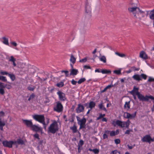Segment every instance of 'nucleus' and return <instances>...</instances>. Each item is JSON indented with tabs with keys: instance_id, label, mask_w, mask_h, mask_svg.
<instances>
[{
	"instance_id": "f257e3e1",
	"label": "nucleus",
	"mask_w": 154,
	"mask_h": 154,
	"mask_svg": "<svg viewBox=\"0 0 154 154\" xmlns=\"http://www.w3.org/2000/svg\"><path fill=\"white\" fill-rule=\"evenodd\" d=\"M138 90L139 88H136L134 86L133 90L130 92V93L133 96L136 95L140 101L142 102L144 101L145 100H146V95L145 96H143L138 91Z\"/></svg>"
},
{
	"instance_id": "f03ea898",
	"label": "nucleus",
	"mask_w": 154,
	"mask_h": 154,
	"mask_svg": "<svg viewBox=\"0 0 154 154\" xmlns=\"http://www.w3.org/2000/svg\"><path fill=\"white\" fill-rule=\"evenodd\" d=\"M59 129L58 125L57 122L56 120H54L48 127V133H51L54 134L58 131Z\"/></svg>"
},
{
	"instance_id": "7ed1b4c3",
	"label": "nucleus",
	"mask_w": 154,
	"mask_h": 154,
	"mask_svg": "<svg viewBox=\"0 0 154 154\" xmlns=\"http://www.w3.org/2000/svg\"><path fill=\"white\" fill-rule=\"evenodd\" d=\"M91 8L88 2L87 1L85 5V14L86 17L88 18L91 16Z\"/></svg>"
},
{
	"instance_id": "20e7f679",
	"label": "nucleus",
	"mask_w": 154,
	"mask_h": 154,
	"mask_svg": "<svg viewBox=\"0 0 154 154\" xmlns=\"http://www.w3.org/2000/svg\"><path fill=\"white\" fill-rule=\"evenodd\" d=\"M34 119L41 123H44L45 121V118L44 115L35 114L32 115Z\"/></svg>"
},
{
	"instance_id": "39448f33",
	"label": "nucleus",
	"mask_w": 154,
	"mask_h": 154,
	"mask_svg": "<svg viewBox=\"0 0 154 154\" xmlns=\"http://www.w3.org/2000/svg\"><path fill=\"white\" fill-rule=\"evenodd\" d=\"M56 105L54 107V110L58 112L63 111V107L61 103L59 101L56 102Z\"/></svg>"
},
{
	"instance_id": "423d86ee",
	"label": "nucleus",
	"mask_w": 154,
	"mask_h": 154,
	"mask_svg": "<svg viewBox=\"0 0 154 154\" xmlns=\"http://www.w3.org/2000/svg\"><path fill=\"white\" fill-rule=\"evenodd\" d=\"M141 140L143 142L148 143H150L151 142L154 141V137L152 138L149 134H147L143 136Z\"/></svg>"
},
{
	"instance_id": "0eeeda50",
	"label": "nucleus",
	"mask_w": 154,
	"mask_h": 154,
	"mask_svg": "<svg viewBox=\"0 0 154 154\" xmlns=\"http://www.w3.org/2000/svg\"><path fill=\"white\" fill-rule=\"evenodd\" d=\"M57 94L58 95L59 99L60 101H64L66 100L65 94L62 92L59 91L57 92Z\"/></svg>"
},
{
	"instance_id": "6e6552de",
	"label": "nucleus",
	"mask_w": 154,
	"mask_h": 154,
	"mask_svg": "<svg viewBox=\"0 0 154 154\" xmlns=\"http://www.w3.org/2000/svg\"><path fill=\"white\" fill-rule=\"evenodd\" d=\"M31 130L36 132H40L41 134L43 133L42 128L35 125H33L31 128Z\"/></svg>"
},
{
	"instance_id": "1a4fd4ad",
	"label": "nucleus",
	"mask_w": 154,
	"mask_h": 154,
	"mask_svg": "<svg viewBox=\"0 0 154 154\" xmlns=\"http://www.w3.org/2000/svg\"><path fill=\"white\" fill-rule=\"evenodd\" d=\"M23 123L27 127L31 128L33 125V123L31 120L22 119Z\"/></svg>"
},
{
	"instance_id": "9d476101",
	"label": "nucleus",
	"mask_w": 154,
	"mask_h": 154,
	"mask_svg": "<svg viewBox=\"0 0 154 154\" xmlns=\"http://www.w3.org/2000/svg\"><path fill=\"white\" fill-rule=\"evenodd\" d=\"M136 113V111L132 114H131L128 112H125L124 114V116L125 118L128 119L134 118L135 117Z\"/></svg>"
},
{
	"instance_id": "9b49d317",
	"label": "nucleus",
	"mask_w": 154,
	"mask_h": 154,
	"mask_svg": "<svg viewBox=\"0 0 154 154\" xmlns=\"http://www.w3.org/2000/svg\"><path fill=\"white\" fill-rule=\"evenodd\" d=\"M84 107L83 105L81 103L79 104L78 105V107L76 109V112L78 113H79L84 111Z\"/></svg>"
},
{
	"instance_id": "f8f14e48",
	"label": "nucleus",
	"mask_w": 154,
	"mask_h": 154,
	"mask_svg": "<svg viewBox=\"0 0 154 154\" xmlns=\"http://www.w3.org/2000/svg\"><path fill=\"white\" fill-rule=\"evenodd\" d=\"M128 10L131 12H133V14L134 15V17H135L137 18V17L136 16V13L135 12H136V13L137 12V10H139V8L137 7H131L128 8Z\"/></svg>"
},
{
	"instance_id": "ddd939ff",
	"label": "nucleus",
	"mask_w": 154,
	"mask_h": 154,
	"mask_svg": "<svg viewBox=\"0 0 154 154\" xmlns=\"http://www.w3.org/2000/svg\"><path fill=\"white\" fill-rule=\"evenodd\" d=\"M2 144L3 146L5 147H7L9 148L12 147L11 140L8 141L7 140L3 141L2 142Z\"/></svg>"
},
{
	"instance_id": "4468645a",
	"label": "nucleus",
	"mask_w": 154,
	"mask_h": 154,
	"mask_svg": "<svg viewBox=\"0 0 154 154\" xmlns=\"http://www.w3.org/2000/svg\"><path fill=\"white\" fill-rule=\"evenodd\" d=\"M122 122L119 120H117L116 121H112V124L114 126H116V125H117L121 128V127H122Z\"/></svg>"
},
{
	"instance_id": "2eb2a0df",
	"label": "nucleus",
	"mask_w": 154,
	"mask_h": 154,
	"mask_svg": "<svg viewBox=\"0 0 154 154\" xmlns=\"http://www.w3.org/2000/svg\"><path fill=\"white\" fill-rule=\"evenodd\" d=\"M130 122L129 120L128 119L126 122H122V127L121 128H122L124 127H125L127 128H129V126L130 125Z\"/></svg>"
},
{
	"instance_id": "dca6fc26",
	"label": "nucleus",
	"mask_w": 154,
	"mask_h": 154,
	"mask_svg": "<svg viewBox=\"0 0 154 154\" xmlns=\"http://www.w3.org/2000/svg\"><path fill=\"white\" fill-rule=\"evenodd\" d=\"M149 17L150 19L153 20V26L154 27V9L150 11Z\"/></svg>"
},
{
	"instance_id": "f3484780",
	"label": "nucleus",
	"mask_w": 154,
	"mask_h": 154,
	"mask_svg": "<svg viewBox=\"0 0 154 154\" xmlns=\"http://www.w3.org/2000/svg\"><path fill=\"white\" fill-rule=\"evenodd\" d=\"M79 72L78 69H71L70 70V72L69 74V75H76Z\"/></svg>"
},
{
	"instance_id": "a211bd4d",
	"label": "nucleus",
	"mask_w": 154,
	"mask_h": 154,
	"mask_svg": "<svg viewBox=\"0 0 154 154\" xmlns=\"http://www.w3.org/2000/svg\"><path fill=\"white\" fill-rule=\"evenodd\" d=\"M140 57L144 59H147V56L144 51H141L140 53Z\"/></svg>"
},
{
	"instance_id": "6ab92c4d",
	"label": "nucleus",
	"mask_w": 154,
	"mask_h": 154,
	"mask_svg": "<svg viewBox=\"0 0 154 154\" xmlns=\"http://www.w3.org/2000/svg\"><path fill=\"white\" fill-rule=\"evenodd\" d=\"M8 61L9 62H12V64L14 66H16V64L15 63V61H16V58H14L13 56H11L9 58Z\"/></svg>"
},
{
	"instance_id": "aec40b11",
	"label": "nucleus",
	"mask_w": 154,
	"mask_h": 154,
	"mask_svg": "<svg viewBox=\"0 0 154 154\" xmlns=\"http://www.w3.org/2000/svg\"><path fill=\"white\" fill-rule=\"evenodd\" d=\"M100 60L104 63H106V57L104 55L101 56L100 54V56L98 57Z\"/></svg>"
},
{
	"instance_id": "412c9836",
	"label": "nucleus",
	"mask_w": 154,
	"mask_h": 154,
	"mask_svg": "<svg viewBox=\"0 0 154 154\" xmlns=\"http://www.w3.org/2000/svg\"><path fill=\"white\" fill-rule=\"evenodd\" d=\"M132 78L135 80L139 81L142 80L141 79L140 77V75L138 74H135L134 75Z\"/></svg>"
},
{
	"instance_id": "4be33fe9",
	"label": "nucleus",
	"mask_w": 154,
	"mask_h": 154,
	"mask_svg": "<svg viewBox=\"0 0 154 154\" xmlns=\"http://www.w3.org/2000/svg\"><path fill=\"white\" fill-rule=\"evenodd\" d=\"M86 120L85 118L83 117L82 119H80V121L78 122V124L80 125L85 124Z\"/></svg>"
},
{
	"instance_id": "5701e85b",
	"label": "nucleus",
	"mask_w": 154,
	"mask_h": 154,
	"mask_svg": "<svg viewBox=\"0 0 154 154\" xmlns=\"http://www.w3.org/2000/svg\"><path fill=\"white\" fill-rule=\"evenodd\" d=\"M2 39L3 40L2 42L4 44L9 46L8 43V38H6L5 37H2Z\"/></svg>"
},
{
	"instance_id": "b1692460",
	"label": "nucleus",
	"mask_w": 154,
	"mask_h": 154,
	"mask_svg": "<svg viewBox=\"0 0 154 154\" xmlns=\"http://www.w3.org/2000/svg\"><path fill=\"white\" fill-rule=\"evenodd\" d=\"M130 101L128 102H126L124 106V108L127 109V110H128L130 108Z\"/></svg>"
},
{
	"instance_id": "393cba45",
	"label": "nucleus",
	"mask_w": 154,
	"mask_h": 154,
	"mask_svg": "<svg viewBox=\"0 0 154 154\" xmlns=\"http://www.w3.org/2000/svg\"><path fill=\"white\" fill-rule=\"evenodd\" d=\"M113 86L114 85H113L112 83H111V84L110 85H107L104 88L103 90L101 91V92L103 93L105 92L107 89H110V88Z\"/></svg>"
},
{
	"instance_id": "a878e982",
	"label": "nucleus",
	"mask_w": 154,
	"mask_h": 154,
	"mask_svg": "<svg viewBox=\"0 0 154 154\" xmlns=\"http://www.w3.org/2000/svg\"><path fill=\"white\" fill-rule=\"evenodd\" d=\"M110 132L109 130H106L105 131L103 135V139H105L107 138L108 137V135L109 134Z\"/></svg>"
},
{
	"instance_id": "bb28decb",
	"label": "nucleus",
	"mask_w": 154,
	"mask_h": 154,
	"mask_svg": "<svg viewBox=\"0 0 154 154\" xmlns=\"http://www.w3.org/2000/svg\"><path fill=\"white\" fill-rule=\"evenodd\" d=\"M95 105V103L93 101H90L88 103V107L90 109H92Z\"/></svg>"
},
{
	"instance_id": "cd10ccee",
	"label": "nucleus",
	"mask_w": 154,
	"mask_h": 154,
	"mask_svg": "<svg viewBox=\"0 0 154 154\" xmlns=\"http://www.w3.org/2000/svg\"><path fill=\"white\" fill-rule=\"evenodd\" d=\"M70 128L72 131V132L74 133H76L77 132V127L75 125H74L72 127H70Z\"/></svg>"
},
{
	"instance_id": "c85d7f7f",
	"label": "nucleus",
	"mask_w": 154,
	"mask_h": 154,
	"mask_svg": "<svg viewBox=\"0 0 154 154\" xmlns=\"http://www.w3.org/2000/svg\"><path fill=\"white\" fill-rule=\"evenodd\" d=\"M146 100H145L144 101H148L149 99H150L152 100H154V97H153L151 95L148 96L147 95H146ZM153 107H154V104L153 105Z\"/></svg>"
},
{
	"instance_id": "c756f323",
	"label": "nucleus",
	"mask_w": 154,
	"mask_h": 154,
	"mask_svg": "<svg viewBox=\"0 0 154 154\" xmlns=\"http://www.w3.org/2000/svg\"><path fill=\"white\" fill-rule=\"evenodd\" d=\"M76 59L74 57L73 54H71L70 56V61L72 62L73 64H74L76 61Z\"/></svg>"
},
{
	"instance_id": "7c9ffc66",
	"label": "nucleus",
	"mask_w": 154,
	"mask_h": 154,
	"mask_svg": "<svg viewBox=\"0 0 154 154\" xmlns=\"http://www.w3.org/2000/svg\"><path fill=\"white\" fill-rule=\"evenodd\" d=\"M17 143L19 144L23 145L25 144L24 142L21 138H19L17 139Z\"/></svg>"
},
{
	"instance_id": "2f4dec72",
	"label": "nucleus",
	"mask_w": 154,
	"mask_h": 154,
	"mask_svg": "<svg viewBox=\"0 0 154 154\" xmlns=\"http://www.w3.org/2000/svg\"><path fill=\"white\" fill-rule=\"evenodd\" d=\"M0 80H2L3 82H6L8 83H10V82L7 81L5 76L0 75Z\"/></svg>"
},
{
	"instance_id": "473e14b6",
	"label": "nucleus",
	"mask_w": 154,
	"mask_h": 154,
	"mask_svg": "<svg viewBox=\"0 0 154 154\" xmlns=\"http://www.w3.org/2000/svg\"><path fill=\"white\" fill-rule=\"evenodd\" d=\"M56 85L59 88H62L64 85V83L63 82H60L57 83Z\"/></svg>"
},
{
	"instance_id": "72a5a7b5",
	"label": "nucleus",
	"mask_w": 154,
	"mask_h": 154,
	"mask_svg": "<svg viewBox=\"0 0 154 154\" xmlns=\"http://www.w3.org/2000/svg\"><path fill=\"white\" fill-rule=\"evenodd\" d=\"M75 113H73L71 115V118L68 120L70 122H74V119H75Z\"/></svg>"
},
{
	"instance_id": "f704fd0d",
	"label": "nucleus",
	"mask_w": 154,
	"mask_h": 154,
	"mask_svg": "<svg viewBox=\"0 0 154 154\" xmlns=\"http://www.w3.org/2000/svg\"><path fill=\"white\" fill-rule=\"evenodd\" d=\"M111 71L110 70H108L106 69H103L102 71V73L103 74H107L111 73Z\"/></svg>"
},
{
	"instance_id": "c9c22d12",
	"label": "nucleus",
	"mask_w": 154,
	"mask_h": 154,
	"mask_svg": "<svg viewBox=\"0 0 154 154\" xmlns=\"http://www.w3.org/2000/svg\"><path fill=\"white\" fill-rule=\"evenodd\" d=\"M98 106L100 109L103 110L105 111H106V108L103 106L102 103H101L98 105Z\"/></svg>"
},
{
	"instance_id": "e433bc0d",
	"label": "nucleus",
	"mask_w": 154,
	"mask_h": 154,
	"mask_svg": "<svg viewBox=\"0 0 154 154\" xmlns=\"http://www.w3.org/2000/svg\"><path fill=\"white\" fill-rule=\"evenodd\" d=\"M84 144V141L82 140H80L78 144V147H83L82 146Z\"/></svg>"
},
{
	"instance_id": "4c0bfd02",
	"label": "nucleus",
	"mask_w": 154,
	"mask_h": 154,
	"mask_svg": "<svg viewBox=\"0 0 154 154\" xmlns=\"http://www.w3.org/2000/svg\"><path fill=\"white\" fill-rule=\"evenodd\" d=\"M86 80V79L85 78H82L80 79L77 82V83L79 84H81L82 82H84Z\"/></svg>"
},
{
	"instance_id": "58836bf2",
	"label": "nucleus",
	"mask_w": 154,
	"mask_h": 154,
	"mask_svg": "<svg viewBox=\"0 0 154 154\" xmlns=\"http://www.w3.org/2000/svg\"><path fill=\"white\" fill-rule=\"evenodd\" d=\"M35 87L32 85L31 86H29L27 87V89L28 90L30 91H33L35 89Z\"/></svg>"
},
{
	"instance_id": "ea45409f",
	"label": "nucleus",
	"mask_w": 154,
	"mask_h": 154,
	"mask_svg": "<svg viewBox=\"0 0 154 154\" xmlns=\"http://www.w3.org/2000/svg\"><path fill=\"white\" fill-rule=\"evenodd\" d=\"M115 54L121 57H124L125 56V55L124 54H120V53L118 52H115Z\"/></svg>"
},
{
	"instance_id": "a19ab883",
	"label": "nucleus",
	"mask_w": 154,
	"mask_h": 154,
	"mask_svg": "<svg viewBox=\"0 0 154 154\" xmlns=\"http://www.w3.org/2000/svg\"><path fill=\"white\" fill-rule=\"evenodd\" d=\"M109 134H110V136L111 137L114 136L116 135V134H115V131H110Z\"/></svg>"
},
{
	"instance_id": "79ce46f5",
	"label": "nucleus",
	"mask_w": 154,
	"mask_h": 154,
	"mask_svg": "<svg viewBox=\"0 0 154 154\" xmlns=\"http://www.w3.org/2000/svg\"><path fill=\"white\" fill-rule=\"evenodd\" d=\"M131 69L132 71H139L140 70V68H136L135 67L133 66L131 67Z\"/></svg>"
},
{
	"instance_id": "37998d69",
	"label": "nucleus",
	"mask_w": 154,
	"mask_h": 154,
	"mask_svg": "<svg viewBox=\"0 0 154 154\" xmlns=\"http://www.w3.org/2000/svg\"><path fill=\"white\" fill-rule=\"evenodd\" d=\"M61 72H64L65 74V75L66 77H68L69 76V71L67 70H62Z\"/></svg>"
},
{
	"instance_id": "c03bdc74",
	"label": "nucleus",
	"mask_w": 154,
	"mask_h": 154,
	"mask_svg": "<svg viewBox=\"0 0 154 154\" xmlns=\"http://www.w3.org/2000/svg\"><path fill=\"white\" fill-rule=\"evenodd\" d=\"M33 137H34L35 138L37 139L38 140L40 139V138L39 137V135L37 133H36L33 135Z\"/></svg>"
},
{
	"instance_id": "a18cd8bd",
	"label": "nucleus",
	"mask_w": 154,
	"mask_h": 154,
	"mask_svg": "<svg viewBox=\"0 0 154 154\" xmlns=\"http://www.w3.org/2000/svg\"><path fill=\"white\" fill-rule=\"evenodd\" d=\"M110 154H120V152H118L117 150H115L112 151L111 152Z\"/></svg>"
},
{
	"instance_id": "49530a36",
	"label": "nucleus",
	"mask_w": 154,
	"mask_h": 154,
	"mask_svg": "<svg viewBox=\"0 0 154 154\" xmlns=\"http://www.w3.org/2000/svg\"><path fill=\"white\" fill-rule=\"evenodd\" d=\"M105 116V114H102L101 113L100 114L99 116L97 118V120H99V119L103 118V117Z\"/></svg>"
},
{
	"instance_id": "de8ad7c7",
	"label": "nucleus",
	"mask_w": 154,
	"mask_h": 154,
	"mask_svg": "<svg viewBox=\"0 0 154 154\" xmlns=\"http://www.w3.org/2000/svg\"><path fill=\"white\" fill-rule=\"evenodd\" d=\"M87 61V58L85 57L84 58L82 59L81 60H80L79 62L82 63H85Z\"/></svg>"
},
{
	"instance_id": "09e8293b",
	"label": "nucleus",
	"mask_w": 154,
	"mask_h": 154,
	"mask_svg": "<svg viewBox=\"0 0 154 154\" xmlns=\"http://www.w3.org/2000/svg\"><path fill=\"white\" fill-rule=\"evenodd\" d=\"M5 93V90L4 88H0V94L2 95H4Z\"/></svg>"
},
{
	"instance_id": "8fccbe9b",
	"label": "nucleus",
	"mask_w": 154,
	"mask_h": 154,
	"mask_svg": "<svg viewBox=\"0 0 154 154\" xmlns=\"http://www.w3.org/2000/svg\"><path fill=\"white\" fill-rule=\"evenodd\" d=\"M5 84L4 83L0 82V88H5Z\"/></svg>"
},
{
	"instance_id": "3c124183",
	"label": "nucleus",
	"mask_w": 154,
	"mask_h": 154,
	"mask_svg": "<svg viewBox=\"0 0 154 154\" xmlns=\"http://www.w3.org/2000/svg\"><path fill=\"white\" fill-rule=\"evenodd\" d=\"M140 76L143 79L145 80L146 79L147 76L144 74H142L140 75Z\"/></svg>"
},
{
	"instance_id": "603ef678",
	"label": "nucleus",
	"mask_w": 154,
	"mask_h": 154,
	"mask_svg": "<svg viewBox=\"0 0 154 154\" xmlns=\"http://www.w3.org/2000/svg\"><path fill=\"white\" fill-rule=\"evenodd\" d=\"M5 88H6L8 89H10L12 87V86L11 85L7 84H5Z\"/></svg>"
},
{
	"instance_id": "864d4df0",
	"label": "nucleus",
	"mask_w": 154,
	"mask_h": 154,
	"mask_svg": "<svg viewBox=\"0 0 154 154\" xmlns=\"http://www.w3.org/2000/svg\"><path fill=\"white\" fill-rule=\"evenodd\" d=\"M82 128H84V129L86 128L85 124L80 125V127H79V129H82Z\"/></svg>"
},
{
	"instance_id": "5fc2aeb1",
	"label": "nucleus",
	"mask_w": 154,
	"mask_h": 154,
	"mask_svg": "<svg viewBox=\"0 0 154 154\" xmlns=\"http://www.w3.org/2000/svg\"><path fill=\"white\" fill-rule=\"evenodd\" d=\"M114 141L115 143L117 144H119L120 142V140L119 139H115Z\"/></svg>"
},
{
	"instance_id": "6e6d98bb",
	"label": "nucleus",
	"mask_w": 154,
	"mask_h": 154,
	"mask_svg": "<svg viewBox=\"0 0 154 154\" xmlns=\"http://www.w3.org/2000/svg\"><path fill=\"white\" fill-rule=\"evenodd\" d=\"M12 81H14L15 79V76L14 74H12V75L10 78Z\"/></svg>"
},
{
	"instance_id": "4d7b16f0",
	"label": "nucleus",
	"mask_w": 154,
	"mask_h": 154,
	"mask_svg": "<svg viewBox=\"0 0 154 154\" xmlns=\"http://www.w3.org/2000/svg\"><path fill=\"white\" fill-rule=\"evenodd\" d=\"M11 146H12L13 145H16L17 144V141H13V140H11Z\"/></svg>"
},
{
	"instance_id": "13d9d810",
	"label": "nucleus",
	"mask_w": 154,
	"mask_h": 154,
	"mask_svg": "<svg viewBox=\"0 0 154 154\" xmlns=\"http://www.w3.org/2000/svg\"><path fill=\"white\" fill-rule=\"evenodd\" d=\"M148 81L150 82H154V78H152L151 77H149Z\"/></svg>"
},
{
	"instance_id": "bf43d9fd",
	"label": "nucleus",
	"mask_w": 154,
	"mask_h": 154,
	"mask_svg": "<svg viewBox=\"0 0 154 154\" xmlns=\"http://www.w3.org/2000/svg\"><path fill=\"white\" fill-rule=\"evenodd\" d=\"M71 83L72 85H76L77 82L76 81H75L74 79H72L71 81Z\"/></svg>"
},
{
	"instance_id": "052dcab7",
	"label": "nucleus",
	"mask_w": 154,
	"mask_h": 154,
	"mask_svg": "<svg viewBox=\"0 0 154 154\" xmlns=\"http://www.w3.org/2000/svg\"><path fill=\"white\" fill-rule=\"evenodd\" d=\"M114 73L119 75L121 73V71L120 70H115L114 71Z\"/></svg>"
},
{
	"instance_id": "680f3d73",
	"label": "nucleus",
	"mask_w": 154,
	"mask_h": 154,
	"mask_svg": "<svg viewBox=\"0 0 154 154\" xmlns=\"http://www.w3.org/2000/svg\"><path fill=\"white\" fill-rule=\"evenodd\" d=\"M5 123L0 120V126H4L5 125Z\"/></svg>"
},
{
	"instance_id": "e2e57ef3",
	"label": "nucleus",
	"mask_w": 154,
	"mask_h": 154,
	"mask_svg": "<svg viewBox=\"0 0 154 154\" xmlns=\"http://www.w3.org/2000/svg\"><path fill=\"white\" fill-rule=\"evenodd\" d=\"M43 143V140H40L38 142V145H39V146H38V147H39L40 145H42Z\"/></svg>"
},
{
	"instance_id": "0e129e2a",
	"label": "nucleus",
	"mask_w": 154,
	"mask_h": 154,
	"mask_svg": "<svg viewBox=\"0 0 154 154\" xmlns=\"http://www.w3.org/2000/svg\"><path fill=\"white\" fill-rule=\"evenodd\" d=\"M89 150L90 151H93L95 154H96V148L92 149L91 148L89 149Z\"/></svg>"
},
{
	"instance_id": "69168bd1",
	"label": "nucleus",
	"mask_w": 154,
	"mask_h": 154,
	"mask_svg": "<svg viewBox=\"0 0 154 154\" xmlns=\"http://www.w3.org/2000/svg\"><path fill=\"white\" fill-rule=\"evenodd\" d=\"M83 67L85 69H91V67L90 66L87 65L84 66Z\"/></svg>"
},
{
	"instance_id": "338daca9",
	"label": "nucleus",
	"mask_w": 154,
	"mask_h": 154,
	"mask_svg": "<svg viewBox=\"0 0 154 154\" xmlns=\"http://www.w3.org/2000/svg\"><path fill=\"white\" fill-rule=\"evenodd\" d=\"M35 97V95L34 93H32L31 94L30 96L29 97L31 99H34Z\"/></svg>"
},
{
	"instance_id": "774afa93",
	"label": "nucleus",
	"mask_w": 154,
	"mask_h": 154,
	"mask_svg": "<svg viewBox=\"0 0 154 154\" xmlns=\"http://www.w3.org/2000/svg\"><path fill=\"white\" fill-rule=\"evenodd\" d=\"M1 73L2 75H7L8 74V72L6 71H2L1 72Z\"/></svg>"
}]
</instances>
